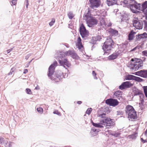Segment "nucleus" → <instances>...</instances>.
Segmentation results:
<instances>
[{
  "mask_svg": "<svg viewBox=\"0 0 147 147\" xmlns=\"http://www.w3.org/2000/svg\"><path fill=\"white\" fill-rule=\"evenodd\" d=\"M106 114L103 113L99 115V117L102 118L100 123H95L92 122V125L96 127L102 128L103 127L101 125L106 126V127L112 126L115 124L113 119L106 117Z\"/></svg>",
  "mask_w": 147,
  "mask_h": 147,
  "instance_id": "obj_1",
  "label": "nucleus"
},
{
  "mask_svg": "<svg viewBox=\"0 0 147 147\" xmlns=\"http://www.w3.org/2000/svg\"><path fill=\"white\" fill-rule=\"evenodd\" d=\"M57 65V63L56 61L51 64L49 68L48 76L51 80H55L58 82L63 78L64 76L63 75V73L61 71L58 72L57 74L55 75L53 74L54 72L55 68Z\"/></svg>",
  "mask_w": 147,
  "mask_h": 147,
  "instance_id": "obj_2",
  "label": "nucleus"
},
{
  "mask_svg": "<svg viewBox=\"0 0 147 147\" xmlns=\"http://www.w3.org/2000/svg\"><path fill=\"white\" fill-rule=\"evenodd\" d=\"M66 55L65 53L62 51H57L56 52L55 55V57L56 59H58V61L61 65L63 66L66 68L65 66L67 67L70 66V64L69 63L67 59H63Z\"/></svg>",
  "mask_w": 147,
  "mask_h": 147,
  "instance_id": "obj_3",
  "label": "nucleus"
},
{
  "mask_svg": "<svg viewBox=\"0 0 147 147\" xmlns=\"http://www.w3.org/2000/svg\"><path fill=\"white\" fill-rule=\"evenodd\" d=\"M123 3L126 6H129L131 11L133 13H138L139 11L136 9H140V4L134 0H124Z\"/></svg>",
  "mask_w": 147,
  "mask_h": 147,
  "instance_id": "obj_4",
  "label": "nucleus"
},
{
  "mask_svg": "<svg viewBox=\"0 0 147 147\" xmlns=\"http://www.w3.org/2000/svg\"><path fill=\"white\" fill-rule=\"evenodd\" d=\"M114 44V42L111 38H107L102 46V49L104 51H105V53L109 52L113 48V46Z\"/></svg>",
  "mask_w": 147,
  "mask_h": 147,
  "instance_id": "obj_5",
  "label": "nucleus"
},
{
  "mask_svg": "<svg viewBox=\"0 0 147 147\" xmlns=\"http://www.w3.org/2000/svg\"><path fill=\"white\" fill-rule=\"evenodd\" d=\"M133 26L138 29H141L143 27L142 21L139 20L137 18H135L133 20Z\"/></svg>",
  "mask_w": 147,
  "mask_h": 147,
  "instance_id": "obj_6",
  "label": "nucleus"
},
{
  "mask_svg": "<svg viewBox=\"0 0 147 147\" xmlns=\"http://www.w3.org/2000/svg\"><path fill=\"white\" fill-rule=\"evenodd\" d=\"M80 32L82 38H86L88 36V32L83 24H82L80 27Z\"/></svg>",
  "mask_w": 147,
  "mask_h": 147,
  "instance_id": "obj_7",
  "label": "nucleus"
},
{
  "mask_svg": "<svg viewBox=\"0 0 147 147\" xmlns=\"http://www.w3.org/2000/svg\"><path fill=\"white\" fill-rule=\"evenodd\" d=\"M88 26V27H91L93 25L97 24V21L94 17H89L86 20Z\"/></svg>",
  "mask_w": 147,
  "mask_h": 147,
  "instance_id": "obj_8",
  "label": "nucleus"
},
{
  "mask_svg": "<svg viewBox=\"0 0 147 147\" xmlns=\"http://www.w3.org/2000/svg\"><path fill=\"white\" fill-rule=\"evenodd\" d=\"M105 103L110 106L113 107L117 106L119 104V102L117 100L113 98L107 99L105 101Z\"/></svg>",
  "mask_w": 147,
  "mask_h": 147,
  "instance_id": "obj_9",
  "label": "nucleus"
},
{
  "mask_svg": "<svg viewBox=\"0 0 147 147\" xmlns=\"http://www.w3.org/2000/svg\"><path fill=\"white\" fill-rule=\"evenodd\" d=\"M134 74L141 77L147 78V70L142 69L135 72Z\"/></svg>",
  "mask_w": 147,
  "mask_h": 147,
  "instance_id": "obj_10",
  "label": "nucleus"
},
{
  "mask_svg": "<svg viewBox=\"0 0 147 147\" xmlns=\"http://www.w3.org/2000/svg\"><path fill=\"white\" fill-rule=\"evenodd\" d=\"M125 79L128 80H135L138 82H141L143 81V80L140 77L130 74L127 75L125 77Z\"/></svg>",
  "mask_w": 147,
  "mask_h": 147,
  "instance_id": "obj_11",
  "label": "nucleus"
},
{
  "mask_svg": "<svg viewBox=\"0 0 147 147\" xmlns=\"http://www.w3.org/2000/svg\"><path fill=\"white\" fill-rule=\"evenodd\" d=\"M91 8L94 9L98 7L100 5V0H89Z\"/></svg>",
  "mask_w": 147,
  "mask_h": 147,
  "instance_id": "obj_12",
  "label": "nucleus"
},
{
  "mask_svg": "<svg viewBox=\"0 0 147 147\" xmlns=\"http://www.w3.org/2000/svg\"><path fill=\"white\" fill-rule=\"evenodd\" d=\"M126 113L128 115V116L129 115L132 114H133V113H136L134 108L131 106L129 105H127L126 107Z\"/></svg>",
  "mask_w": 147,
  "mask_h": 147,
  "instance_id": "obj_13",
  "label": "nucleus"
},
{
  "mask_svg": "<svg viewBox=\"0 0 147 147\" xmlns=\"http://www.w3.org/2000/svg\"><path fill=\"white\" fill-rule=\"evenodd\" d=\"M131 61H132V62H131L130 63L131 68L132 69L135 70L139 69V68L138 67V66L137 65V63L136 62V60L134 59H132L131 60Z\"/></svg>",
  "mask_w": 147,
  "mask_h": 147,
  "instance_id": "obj_14",
  "label": "nucleus"
},
{
  "mask_svg": "<svg viewBox=\"0 0 147 147\" xmlns=\"http://www.w3.org/2000/svg\"><path fill=\"white\" fill-rule=\"evenodd\" d=\"M147 38V34L145 32L143 34H138L136 36V40L139 41L142 39Z\"/></svg>",
  "mask_w": 147,
  "mask_h": 147,
  "instance_id": "obj_15",
  "label": "nucleus"
},
{
  "mask_svg": "<svg viewBox=\"0 0 147 147\" xmlns=\"http://www.w3.org/2000/svg\"><path fill=\"white\" fill-rule=\"evenodd\" d=\"M122 95V92L120 91H117L115 92L114 94V98H117L119 100L122 99L121 95Z\"/></svg>",
  "mask_w": 147,
  "mask_h": 147,
  "instance_id": "obj_16",
  "label": "nucleus"
},
{
  "mask_svg": "<svg viewBox=\"0 0 147 147\" xmlns=\"http://www.w3.org/2000/svg\"><path fill=\"white\" fill-rule=\"evenodd\" d=\"M133 94L134 96L137 95H140V97H141L143 96V94H142V91L136 88H134L133 89Z\"/></svg>",
  "mask_w": 147,
  "mask_h": 147,
  "instance_id": "obj_17",
  "label": "nucleus"
},
{
  "mask_svg": "<svg viewBox=\"0 0 147 147\" xmlns=\"http://www.w3.org/2000/svg\"><path fill=\"white\" fill-rule=\"evenodd\" d=\"M120 54V52L118 51L109 56L108 58L110 60H112L116 59Z\"/></svg>",
  "mask_w": 147,
  "mask_h": 147,
  "instance_id": "obj_18",
  "label": "nucleus"
},
{
  "mask_svg": "<svg viewBox=\"0 0 147 147\" xmlns=\"http://www.w3.org/2000/svg\"><path fill=\"white\" fill-rule=\"evenodd\" d=\"M65 53L66 55H71L73 58H76L77 57H78V55L76 53H75L74 51L71 50L67 51L65 52Z\"/></svg>",
  "mask_w": 147,
  "mask_h": 147,
  "instance_id": "obj_19",
  "label": "nucleus"
},
{
  "mask_svg": "<svg viewBox=\"0 0 147 147\" xmlns=\"http://www.w3.org/2000/svg\"><path fill=\"white\" fill-rule=\"evenodd\" d=\"M117 3V0H107V3L109 6L116 4Z\"/></svg>",
  "mask_w": 147,
  "mask_h": 147,
  "instance_id": "obj_20",
  "label": "nucleus"
},
{
  "mask_svg": "<svg viewBox=\"0 0 147 147\" xmlns=\"http://www.w3.org/2000/svg\"><path fill=\"white\" fill-rule=\"evenodd\" d=\"M136 33V32L132 30H131L128 35V40H132L134 37V34Z\"/></svg>",
  "mask_w": 147,
  "mask_h": 147,
  "instance_id": "obj_21",
  "label": "nucleus"
},
{
  "mask_svg": "<svg viewBox=\"0 0 147 147\" xmlns=\"http://www.w3.org/2000/svg\"><path fill=\"white\" fill-rule=\"evenodd\" d=\"M136 60V62L137 63V65L138 66V67L139 69L141 68L143 66V62L140 59L135 58V59Z\"/></svg>",
  "mask_w": 147,
  "mask_h": 147,
  "instance_id": "obj_22",
  "label": "nucleus"
},
{
  "mask_svg": "<svg viewBox=\"0 0 147 147\" xmlns=\"http://www.w3.org/2000/svg\"><path fill=\"white\" fill-rule=\"evenodd\" d=\"M142 7H140V9H138L141 11L147 9V1H146L143 3L142 5Z\"/></svg>",
  "mask_w": 147,
  "mask_h": 147,
  "instance_id": "obj_23",
  "label": "nucleus"
},
{
  "mask_svg": "<svg viewBox=\"0 0 147 147\" xmlns=\"http://www.w3.org/2000/svg\"><path fill=\"white\" fill-rule=\"evenodd\" d=\"M91 13L90 11L88 10V12L86 14L84 15L83 16V18L84 20H86V19L88 18L89 17H92L91 16Z\"/></svg>",
  "mask_w": 147,
  "mask_h": 147,
  "instance_id": "obj_24",
  "label": "nucleus"
},
{
  "mask_svg": "<svg viewBox=\"0 0 147 147\" xmlns=\"http://www.w3.org/2000/svg\"><path fill=\"white\" fill-rule=\"evenodd\" d=\"M124 84L125 88H129L132 86V84L129 81L124 82Z\"/></svg>",
  "mask_w": 147,
  "mask_h": 147,
  "instance_id": "obj_25",
  "label": "nucleus"
},
{
  "mask_svg": "<svg viewBox=\"0 0 147 147\" xmlns=\"http://www.w3.org/2000/svg\"><path fill=\"white\" fill-rule=\"evenodd\" d=\"M137 114L136 112V113H133L132 114L129 115L128 116V118L133 119H135L136 118Z\"/></svg>",
  "mask_w": 147,
  "mask_h": 147,
  "instance_id": "obj_26",
  "label": "nucleus"
},
{
  "mask_svg": "<svg viewBox=\"0 0 147 147\" xmlns=\"http://www.w3.org/2000/svg\"><path fill=\"white\" fill-rule=\"evenodd\" d=\"M137 136V133H134V134L129 135L128 136V137L132 139H135Z\"/></svg>",
  "mask_w": 147,
  "mask_h": 147,
  "instance_id": "obj_27",
  "label": "nucleus"
},
{
  "mask_svg": "<svg viewBox=\"0 0 147 147\" xmlns=\"http://www.w3.org/2000/svg\"><path fill=\"white\" fill-rule=\"evenodd\" d=\"M92 38L93 40L96 41H100L102 39L101 36L100 35H98L96 36L92 37Z\"/></svg>",
  "mask_w": 147,
  "mask_h": 147,
  "instance_id": "obj_28",
  "label": "nucleus"
},
{
  "mask_svg": "<svg viewBox=\"0 0 147 147\" xmlns=\"http://www.w3.org/2000/svg\"><path fill=\"white\" fill-rule=\"evenodd\" d=\"M12 143H13L12 142L8 143L7 141H6L3 145H4L5 147H11Z\"/></svg>",
  "mask_w": 147,
  "mask_h": 147,
  "instance_id": "obj_29",
  "label": "nucleus"
},
{
  "mask_svg": "<svg viewBox=\"0 0 147 147\" xmlns=\"http://www.w3.org/2000/svg\"><path fill=\"white\" fill-rule=\"evenodd\" d=\"M67 16L71 20L74 17V15L72 11H69L67 14Z\"/></svg>",
  "mask_w": 147,
  "mask_h": 147,
  "instance_id": "obj_30",
  "label": "nucleus"
},
{
  "mask_svg": "<svg viewBox=\"0 0 147 147\" xmlns=\"http://www.w3.org/2000/svg\"><path fill=\"white\" fill-rule=\"evenodd\" d=\"M111 32L112 34L115 36H117L118 35V31L116 30L112 29L111 30Z\"/></svg>",
  "mask_w": 147,
  "mask_h": 147,
  "instance_id": "obj_31",
  "label": "nucleus"
},
{
  "mask_svg": "<svg viewBox=\"0 0 147 147\" xmlns=\"http://www.w3.org/2000/svg\"><path fill=\"white\" fill-rule=\"evenodd\" d=\"M37 111L39 113L42 114L43 112V109L41 107H39L37 108Z\"/></svg>",
  "mask_w": 147,
  "mask_h": 147,
  "instance_id": "obj_32",
  "label": "nucleus"
},
{
  "mask_svg": "<svg viewBox=\"0 0 147 147\" xmlns=\"http://www.w3.org/2000/svg\"><path fill=\"white\" fill-rule=\"evenodd\" d=\"M144 14L145 16V19L147 20V9L141 11Z\"/></svg>",
  "mask_w": 147,
  "mask_h": 147,
  "instance_id": "obj_33",
  "label": "nucleus"
},
{
  "mask_svg": "<svg viewBox=\"0 0 147 147\" xmlns=\"http://www.w3.org/2000/svg\"><path fill=\"white\" fill-rule=\"evenodd\" d=\"M55 18H53L52 19L51 21L49 23V25L50 26H53V24H54V23H55Z\"/></svg>",
  "mask_w": 147,
  "mask_h": 147,
  "instance_id": "obj_34",
  "label": "nucleus"
},
{
  "mask_svg": "<svg viewBox=\"0 0 147 147\" xmlns=\"http://www.w3.org/2000/svg\"><path fill=\"white\" fill-rule=\"evenodd\" d=\"M124 84V82H123L121 84V85H120L119 86V89H120L121 90H122L125 89V85Z\"/></svg>",
  "mask_w": 147,
  "mask_h": 147,
  "instance_id": "obj_35",
  "label": "nucleus"
},
{
  "mask_svg": "<svg viewBox=\"0 0 147 147\" xmlns=\"http://www.w3.org/2000/svg\"><path fill=\"white\" fill-rule=\"evenodd\" d=\"M92 109L90 108H88L86 111V113L88 115H89L91 113Z\"/></svg>",
  "mask_w": 147,
  "mask_h": 147,
  "instance_id": "obj_36",
  "label": "nucleus"
},
{
  "mask_svg": "<svg viewBox=\"0 0 147 147\" xmlns=\"http://www.w3.org/2000/svg\"><path fill=\"white\" fill-rule=\"evenodd\" d=\"M143 22L144 24V27L145 30H147V21L146 20L143 21Z\"/></svg>",
  "mask_w": 147,
  "mask_h": 147,
  "instance_id": "obj_37",
  "label": "nucleus"
},
{
  "mask_svg": "<svg viewBox=\"0 0 147 147\" xmlns=\"http://www.w3.org/2000/svg\"><path fill=\"white\" fill-rule=\"evenodd\" d=\"M6 141L4 140V138L1 137H0V143L3 145Z\"/></svg>",
  "mask_w": 147,
  "mask_h": 147,
  "instance_id": "obj_38",
  "label": "nucleus"
},
{
  "mask_svg": "<svg viewBox=\"0 0 147 147\" xmlns=\"http://www.w3.org/2000/svg\"><path fill=\"white\" fill-rule=\"evenodd\" d=\"M110 134L113 136H115V137H118L119 135L120 134L118 133H110Z\"/></svg>",
  "mask_w": 147,
  "mask_h": 147,
  "instance_id": "obj_39",
  "label": "nucleus"
},
{
  "mask_svg": "<svg viewBox=\"0 0 147 147\" xmlns=\"http://www.w3.org/2000/svg\"><path fill=\"white\" fill-rule=\"evenodd\" d=\"M92 74L93 76L94 77V78L95 79H97V78L96 77V74L95 72L94 71H92Z\"/></svg>",
  "mask_w": 147,
  "mask_h": 147,
  "instance_id": "obj_40",
  "label": "nucleus"
},
{
  "mask_svg": "<svg viewBox=\"0 0 147 147\" xmlns=\"http://www.w3.org/2000/svg\"><path fill=\"white\" fill-rule=\"evenodd\" d=\"M26 92L28 94H31V91L30 89L29 88H26Z\"/></svg>",
  "mask_w": 147,
  "mask_h": 147,
  "instance_id": "obj_41",
  "label": "nucleus"
},
{
  "mask_svg": "<svg viewBox=\"0 0 147 147\" xmlns=\"http://www.w3.org/2000/svg\"><path fill=\"white\" fill-rule=\"evenodd\" d=\"M142 53L143 55L147 57V50H145L142 51Z\"/></svg>",
  "mask_w": 147,
  "mask_h": 147,
  "instance_id": "obj_42",
  "label": "nucleus"
},
{
  "mask_svg": "<svg viewBox=\"0 0 147 147\" xmlns=\"http://www.w3.org/2000/svg\"><path fill=\"white\" fill-rule=\"evenodd\" d=\"M81 39L80 38V37H79L78 38V44H80V43H81Z\"/></svg>",
  "mask_w": 147,
  "mask_h": 147,
  "instance_id": "obj_43",
  "label": "nucleus"
},
{
  "mask_svg": "<svg viewBox=\"0 0 147 147\" xmlns=\"http://www.w3.org/2000/svg\"><path fill=\"white\" fill-rule=\"evenodd\" d=\"M53 113L54 114H56L58 115H60V112L58 111L57 110H56L54 111L53 112Z\"/></svg>",
  "mask_w": 147,
  "mask_h": 147,
  "instance_id": "obj_44",
  "label": "nucleus"
},
{
  "mask_svg": "<svg viewBox=\"0 0 147 147\" xmlns=\"http://www.w3.org/2000/svg\"><path fill=\"white\" fill-rule=\"evenodd\" d=\"M13 71H14L13 69V68H12L11 69L10 72L8 74V75H12V73L13 72Z\"/></svg>",
  "mask_w": 147,
  "mask_h": 147,
  "instance_id": "obj_45",
  "label": "nucleus"
},
{
  "mask_svg": "<svg viewBox=\"0 0 147 147\" xmlns=\"http://www.w3.org/2000/svg\"><path fill=\"white\" fill-rule=\"evenodd\" d=\"M17 0H12L11 1L12 5H15L16 3Z\"/></svg>",
  "mask_w": 147,
  "mask_h": 147,
  "instance_id": "obj_46",
  "label": "nucleus"
},
{
  "mask_svg": "<svg viewBox=\"0 0 147 147\" xmlns=\"http://www.w3.org/2000/svg\"><path fill=\"white\" fill-rule=\"evenodd\" d=\"M92 131L93 132H98L99 131L98 130V131H97L96 129L95 128H93L91 130V132Z\"/></svg>",
  "mask_w": 147,
  "mask_h": 147,
  "instance_id": "obj_47",
  "label": "nucleus"
},
{
  "mask_svg": "<svg viewBox=\"0 0 147 147\" xmlns=\"http://www.w3.org/2000/svg\"><path fill=\"white\" fill-rule=\"evenodd\" d=\"M143 88L144 92H147V86H144L143 87Z\"/></svg>",
  "mask_w": 147,
  "mask_h": 147,
  "instance_id": "obj_48",
  "label": "nucleus"
},
{
  "mask_svg": "<svg viewBox=\"0 0 147 147\" xmlns=\"http://www.w3.org/2000/svg\"><path fill=\"white\" fill-rule=\"evenodd\" d=\"M141 140L142 142L144 143H146L147 142V141L146 140H144L142 138H141Z\"/></svg>",
  "mask_w": 147,
  "mask_h": 147,
  "instance_id": "obj_49",
  "label": "nucleus"
},
{
  "mask_svg": "<svg viewBox=\"0 0 147 147\" xmlns=\"http://www.w3.org/2000/svg\"><path fill=\"white\" fill-rule=\"evenodd\" d=\"M80 44H78V48H79V49H81V48L82 47H83L82 45V43H80Z\"/></svg>",
  "mask_w": 147,
  "mask_h": 147,
  "instance_id": "obj_50",
  "label": "nucleus"
},
{
  "mask_svg": "<svg viewBox=\"0 0 147 147\" xmlns=\"http://www.w3.org/2000/svg\"><path fill=\"white\" fill-rule=\"evenodd\" d=\"M138 47V46H136L133 49H132L130 51V52H132L133 51H135V50H136L137 48Z\"/></svg>",
  "mask_w": 147,
  "mask_h": 147,
  "instance_id": "obj_51",
  "label": "nucleus"
},
{
  "mask_svg": "<svg viewBox=\"0 0 147 147\" xmlns=\"http://www.w3.org/2000/svg\"><path fill=\"white\" fill-rule=\"evenodd\" d=\"M102 24L105 25V26H109L107 25V24L105 22V21L104 20H102Z\"/></svg>",
  "mask_w": 147,
  "mask_h": 147,
  "instance_id": "obj_52",
  "label": "nucleus"
},
{
  "mask_svg": "<svg viewBox=\"0 0 147 147\" xmlns=\"http://www.w3.org/2000/svg\"><path fill=\"white\" fill-rule=\"evenodd\" d=\"M25 2H26V3L25 5H26V7L27 8L28 7V0H25Z\"/></svg>",
  "mask_w": 147,
  "mask_h": 147,
  "instance_id": "obj_53",
  "label": "nucleus"
},
{
  "mask_svg": "<svg viewBox=\"0 0 147 147\" xmlns=\"http://www.w3.org/2000/svg\"><path fill=\"white\" fill-rule=\"evenodd\" d=\"M31 56V54H28L27 56H26L25 57V59L27 60L28 58H29V57Z\"/></svg>",
  "mask_w": 147,
  "mask_h": 147,
  "instance_id": "obj_54",
  "label": "nucleus"
},
{
  "mask_svg": "<svg viewBox=\"0 0 147 147\" xmlns=\"http://www.w3.org/2000/svg\"><path fill=\"white\" fill-rule=\"evenodd\" d=\"M28 72V70L27 69H25L24 70V71L23 72V73L24 74H26Z\"/></svg>",
  "mask_w": 147,
  "mask_h": 147,
  "instance_id": "obj_55",
  "label": "nucleus"
},
{
  "mask_svg": "<svg viewBox=\"0 0 147 147\" xmlns=\"http://www.w3.org/2000/svg\"><path fill=\"white\" fill-rule=\"evenodd\" d=\"M77 103L79 105H80L82 103V102L80 101H78Z\"/></svg>",
  "mask_w": 147,
  "mask_h": 147,
  "instance_id": "obj_56",
  "label": "nucleus"
},
{
  "mask_svg": "<svg viewBox=\"0 0 147 147\" xmlns=\"http://www.w3.org/2000/svg\"><path fill=\"white\" fill-rule=\"evenodd\" d=\"M144 134L146 136H147V129H146V131H145L144 133Z\"/></svg>",
  "mask_w": 147,
  "mask_h": 147,
  "instance_id": "obj_57",
  "label": "nucleus"
},
{
  "mask_svg": "<svg viewBox=\"0 0 147 147\" xmlns=\"http://www.w3.org/2000/svg\"><path fill=\"white\" fill-rule=\"evenodd\" d=\"M146 98H147V92H144Z\"/></svg>",
  "mask_w": 147,
  "mask_h": 147,
  "instance_id": "obj_58",
  "label": "nucleus"
},
{
  "mask_svg": "<svg viewBox=\"0 0 147 147\" xmlns=\"http://www.w3.org/2000/svg\"><path fill=\"white\" fill-rule=\"evenodd\" d=\"M107 131L108 132H109V134H110V133H111V130H108Z\"/></svg>",
  "mask_w": 147,
  "mask_h": 147,
  "instance_id": "obj_59",
  "label": "nucleus"
},
{
  "mask_svg": "<svg viewBox=\"0 0 147 147\" xmlns=\"http://www.w3.org/2000/svg\"><path fill=\"white\" fill-rule=\"evenodd\" d=\"M13 48H14V47H13V48H11V49H9V51L10 52V51H11L13 49Z\"/></svg>",
  "mask_w": 147,
  "mask_h": 147,
  "instance_id": "obj_60",
  "label": "nucleus"
},
{
  "mask_svg": "<svg viewBox=\"0 0 147 147\" xmlns=\"http://www.w3.org/2000/svg\"><path fill=\"white\" fill-rule=\"evenodd\" d=\"M7 51V54H8V53H10V51H9V50H8Z\"/></svg>",
  "mask_w": 147,
  "mask_h": 147,
  "instance_id": "obj_61",
  "label": "nucleus"
},
{
  "mask_svg": "<svg viewBox=\"0 0 147 147\" xmlns=\"http://www.w3.org/2000/svg\"><path fill=\"white\" fill-rule=\"evenodd\" d=\"M32 61V60H31L29 62L28 64L29 65V64Z\"/></svg>",
  "mask_w": 147,
  "mask_h": 147,
  "instance_id": "obj_62",
  "label": "nucleus"
},
{
  "mask_svg": "<svg viewBox=\"0 0 147 147\" xmlns=\"http://www.w3.org/2000/svg\"><path fill=\"white\" fill-rule=\"evenodd\" d=\"M41 1V0H38V3H39Z\"/></svg>",
  "mask_w": 147,
  "mask_h": 147,
  "instance_id": "obj_63",
  "label": "nucleus"
},
{
  "mask_svg": "<svg viewBox=\"0 0 147 147\" xmlns=\"http://www.w3.org/2000/svg\"><path fill=\"white\" fill-rule=\"evenodd\" d=\"M35 89H38L37 88V87H36L35 88Z\"/></svg>",
  "mask_w": 147,
  "mask_h": 147,
  "instance_id": "obj_64",
  "label": "nucleus"
}]
</instances>
